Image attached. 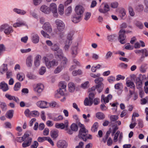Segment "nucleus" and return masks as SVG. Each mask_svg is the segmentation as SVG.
Instances as JSON below:
<instances>
[{
    "mask_svg": "<svg viewBox=\"0 0 148 148\" xmlns=\"http://www.w3.org/2000/svg\"><path fill=\"white\" fill-rule=\"evenodd\" d=\"M117 36L116 34L108 36L107 37L108 40L109 41L115 40H116Z\"/></svg>",
    "mask_w": 148,
    "mask_h": 148,
    "instance_id": "nucleus-37",
    "label": "nucleus"
},
{
    "mask_svg": "<svg viewBox=\"0 0 148 148\" xmlns=\"http://www.w3.org/2000/svg\"><path fill=\"white\" fill-rule=\"evenodd\" d=\"M71 49L72 56L75 58L78 53V47L77 46H73L71 47Z\"/></svg>",
    "mask_w": 148,
    "mask_h": 148,
    "instance_id": "nucleus-14",
    "label": "nucleus"
},
{
    "mask_svg": "<svg viewBox=\"0 0 148 148\" xmlns=\"http://www.w3.org/2000/svg\"><path fill=\"white\" fill-rule=\"evenodd\" d=\"M55 126L57 128H60L61 129H63L65 128L64 123H56L55 124Z\"/></svg>",
    "mask_w": 148,
    "mask_h": 148,
    "instance_id": "nucleus-44",
    "label": "nucleus"
},
{
    "mask_svg": "<svg viewBox=\"0 0 148 148\" xmlns=\"http://www.w3.org/2000/svg\"><path fill=\"white\" fill-rule=\"evenodd\" d=\"M103 80V79L102 77H99L95 80V82L96 84H103L102 82Z\"/></svg>",
    "mask_w": 148,
    "mask_h": 148,
    "instance_id": "nucleus-54",
    "label": "nucleus"
},
{
    "mask_svg": "<svg viewBox=\"0 0 148 148\" xmlns=\"http://www.w3.org/2000/svg\"><path fill=\"white\" fill-rule=\"evenodd\" d=\"M32 141V139L31 138L28 137L26 142H24L22 144L23 147H26L29 146L31 144Z\"/></svg>",
    "mask_w": 148,
    "mask_h": 148,
    "instance_id": "nucleus-20",
    "label": "nucleus"
},
{
    "mask_svg": "<svg viewBox=\"0 0 148 148\" xmlns=\"http://www.w3.org/2000/svg\"><path fill=\"white\" fill-rule=\"evenodd\" d=\"M119 5L118 3L117 2H114L111 3V7L114 8L117 7Z\"/></svg>",
    "mask_w": 148,
    "mask_h": 148,
    "instance_id": "nucleus-63",
    "label": "nucleus"
},
{
    "mask_svg": "<svg viewBox=\"0 0 148 148\" xmlns=\"http://www.w3.org/2000/svg\"><path fill=\"white\" fill-rule=\"evenodd\" d=\"M44 88L43 85L41 84H37L36 86L34 88V91L38 93L41 92Z\"/></svg>",
    "mask_w": 148,
    "mask_h": 148,
    "instance_id": "nucleus-12",
    "label": "nucleus"
},
{
    "mask_svg": "<svg viewBox=\"0 0 148 148\" xmlns=\"http://www.w3.org/2000/svg\"><path fill=\"white\" fill-rule=\"evenodd\" d=\"M71 128L73 131H77L78 129V127L75 124L73 123L71 126Z\"/></svg>",
    "mask_w": 148,
    "mask_h": 148,
    "instance_id": "nucleus-50",
    "label": "nucleus"
},
{
    "mask_svg": "<svg viewBox=\"0 0 148 148\" xmlns=\"http://www.w3.org/2000/svg\"><path fill=\"white\" fill-rule=\"evenodd\" d=\"M55 23L57 29L59 31H62L65 28V25L62 21L58 19L56 20Z\"/></svg>",
    "mask_w": 148,
    "mask_h": 148,
    "instance_id": "nucleus-5",
    "label": "nucleus"
},
{
    "mask_svg": "<svg viewBox=\"0 0 148 148\" xmlns=\"http://www.w3.org/2000/svg\"><path fill=\"white\" fill-rule=\"evenodd\" d=\"M112 53L110 51H108L105 56V59L108 60L110 58L112 55Z\"/></svg>",
    "mask_w": 148,
    "mask_h": 148,
    "instance_id": "nucleus-57",
    "label": "nucleus"
},
{
    "mask_svg": "<svg viewBox=\"0 0 148 148\" xmlns=\"http://www.w3.org/2000/svg\"><path fill=\"white\" fill-rule=\"evenodd\" d=\"M50 9V12L51 11L53 14V16L54 17H57L58 16V14L57 12V8L56 4L55 3H51L49 8Z\"/></svg>",
    "mask_w": 148,
    "mask_h": 148,
    "instance_id": "nucleus-8",
    "label": "nucleus"
},
{
    "mask_svg": "<svg viewBox=\"0 0 148 148\" xmlns=\"http://www.w3.org/2000/svg\"><path fill=\"white\" fill-rule=\"evenodd\" d=\"M57 146L59 148H66L68 144L64 140H61L57 143Z\"/></svg>",
    "mask_w": 148,
    "mask_h": 148,
    "instance_id": "nucleus-10",
    "label": "nucleus"
},
{
    "mask_svg": "<svg viewBox=\"0 0 148 148\" xmlns=\"http://www.w3.org/2000/svg\"><path fill=\"white\" fill-rule=\"evenodd\" d=\"M125 48L128 50H132L134 49V47L132 46H131L130 43H127L125 45Z\"/></svg>",
    "mask_w": 148,
    "mask_h": 148,
    "instance_id": "nucleus-51",
    "label": "nucleus"
},
{
    "mask_svg": "<svg viewBox=\"0 0 148 148\" xmlns=\"http://www.w3.org/2000/svg\"><path fill=\"white\" fill-rule=\"evenodd\" d=\"M136 88L138 89H140L142 86V81L139 77L136 78Z\"/></svg>",
    "mask_w": 148,
    "mask_h": 148,
    "instance_id": "nucleus-25",
    "label": "nucleus"
},
{
    "mask_svg": "<svg viewBox=\"0 0 148 148\" xmlns=\"http://www.w3.org/2000/svg\"><path fill=\"white\" fill-rule=\"evenodd\" d=\"M13 11L19 14L24 15L26 13V12L24 10H21L17 8H14L13 9Z\"/></svg>",
    "mask_w": 148,
    "mask_h": 148,
    "instance_id": "nucleus-21",
    "label": "nucleus"
},
{
    "mask_svg": "<svg viewBox=\"0 0 148 148\" xmlns=\"http://www.w3.org/2000/svg\"><path fill=\"white\" fill-rule=\"evenodd\" d=\"M73 35V32H71L69 33L67 36V40H70V42H71L72 40V37Z\"/></svg>",
    "mask_w": 148,
    "mask_h": 148,
    "instance_id": "nucleus-49",
    "label": "nucleus"
},
{
    "mask_svg": "<svg viewBox=\"0 0 148 148\" xmlns=\"http://www.w3.org/2000/svg\"><path fill=\"white\" fill-rule=\"evenodd\" d=\"M27 77L30 79H34L36 78V77L31 73H29L27 75Z\"/></svg>",
    "mask_w": 148,
    "mask_h": 148,
    "instance_id": "nucleus-55",
    "label": "nucleus"
},
{
    "mask_svg": "<svg viewBox=\"0 0 148 148\" xmlns=\"http://www.w3.org/2000/svg\"><path fill=\"white\" fill-rule=\"evenodd\" d=\"M148 99V97H146L145 98L142 99L141 100V104L144 105L147 102V99Z\"/></svg>",
    "mask_w": 148,
    "mask_h": 148,
    "instance_id": "nucleus-64",
    "label": "nucleus"
},
{
    "mask_svg": "<svg viewBox=\"0 0 148 148\" xmlns=\"http://www.w3.org/2000/svg\"><path fill=\"white\" fill-rule=\"evenodd\" d=\"M96 116L97 118L100 119H103L105 117L103 114L101 112L97 113L96 114Z\"/></svg>",
    "mask_w": 148,
    "mask_h": 148,
    "instance_id": "nucleus-41",
    "label": "nucleus"
},
{
    "mask_svg": "<svg viewBox=\"0 0 148 148\" xmlns=\"http://www.w3.org/2000/svg\"><path fill=\"white\" fill-rule=\"evenodd\" d=\"M98 127V124L97 122H95L92 126L91 130L93 132H95L97 131V128Z\"/></svg>",
    "mask_w": 148,
    "mask_h": 148,
    "instance_id": "nucleus-35",
    "label": "nucleus"
},
{
    "mask_svg": "<svg viewBox=\"0 0 148 148\" xmlns=\"http://www.w3.org/2000/svg\"><path fill=\"white\" fill-rule=\"evenodd\" d=\"M72 9L71 6L68 7L65 11V13L67 15H69L72 12Z\"/></svg>",
    "mask_w": 148,
    "mask_h": 148,
    "instance_id": "nucleus-56",
    "label": "nucleus"
},
{
    "mask_svg": "<svg viewBox=\"0 0 148 148\" xmlns=\"http://www.w3.org/2000/svg\"><path fill=\"white\" fill-rule=\"evenodd\" d=\"M82 72L81 69H78V70H74L72 72V75L74 76H76L82 74Z\"/></svg>",
    "mask_w": 148,
    "mask_h": 148,
    "instance_id": "nucleus-36",
    "label": "nucleus"
},
{
    "mask_svg": "<svg viewBox=\"0 0 148 148\" xmlns=\"http://www.w3.org/2000/svg\"><path fill=\"white\" fill-rule=\"evenodd\" d=\"M95 94L93 91H91L89 95L90 105H91L93 103V98L94 97Z\"/></svg>",
    "mask_w": 148,
    "mask_h": 148,
    "instance_id": "nucleus-28",
    "label": "nucleus"
},
{
    "mask_svg": "<svg viewBox=\"0 0 148 148\" xmlns=\"http://www.w3.org/2000/svg\"><path fill=\"white\" fill-rule=\"evenodd\" d=\"M72 42H70V40H66L65 43L64 48L66 51H68L71 45Z\"/></svg>",
    "mask_w": 148,
    "mask_h": 148,
    "instance_id": "nucleus-30",
    "label": "nucleus"
},
{
    "mask_svg": "<svg viewBox=\"0 0 148 148\" xmlns=\"http://www.w3.org/2000/svg\"><path fill=\"white\" fill-rule=\"evenodd\" d=\"M42 59L44 60L45 65L48 69L56 66L58 64V60L55 59L49 61V59L45 56L43 57Z\"/></svg>",
    "mask_w": 148,
    "mask_h": 148,
    "instance_id": "nucleus-3",
    "label": "nucleus"
},
{
    "mask_svg": "<svg viewBox=\"0 0 148 148\" xmlns=\"http://www.w3.org/2000/svg\"><path fill=\"white\" fill-rule=\"evenodd\" d=\"M5 50V48L4 45L3 44H0V57L2 55Z\"/></svg>",
    "mask_w": 148,
    "mask_h": 148,
    "instance_id": "nucleus-45",
    "label": "nucleus"
},
{
    "mask_svg": "<svg viewBox=\"0 0 148 148\" xmlns=\"http://www.w3.org/2000/svg\"><path fill=\"white\" fill-rule=\"evenodd\" d=\"M51 137L54 138H56L58 136V132L57 131L52 130L51 132Z\"/></svg>",
    "mask_w": 148,
    "mask_h": 148,
    "instance_id": "nucleus-39",
    "label": "nucleus"
},
{
    "mask_svg": "<svg viewBox=\"0 0 148 148\" xmlns=\"http://www.w3.org/2000/svg\"><path fill=\"white\" fill-rule=\"evenodd\" d=\"M40 10L42 12L45 14H49L50 13V9L49 8L45 5H43L41 6Z\"/></svg>",
    "mask_w": 148,
    "mask_h": 148,
    "instance_id": "nucleus-15",
    "label": "nucleus"
},
{
    "mask_svg": "<svg viewBox=\"0 0 148 148\" xmlns=\"http://www.w3.org/2000/svg\"><path fill=\"white\" fill-rule=\"evenodd\" d=\"M89 86V82L88 81L86 82L81 84V87L84 89L87 88Z\"/></svg>",
    "mask_w": 148,
    "mask_h": 148,
    "instance_id": "nucleus-52",
    "label": "nucleus"
},
{
    "mask_svg": "<svg viewBox=\"0 0 148 148\" xmlns=\"http://www.w3.org/2000/svg\"><path fill=\"white\" fill-rule=\"evenodd\" d=\"M14 111L13 110H10L8 111L6 114V117L9 119H11L13 115Z\"/></svg>",
    "mask_w": 148,
    "mask_h": 148,
    "instance_id": "nucleus-27",
    "label": "nucleus"
},
{
    "mask_svg": "<svg viewBox=\"0 0 148 148\" xmlns=\"http://www.w3.org/2000/svg\"><path fill=\"white\" fill-rule=\"evenodd\" d=\"M3 30H4L5 33L6 34H9L13 32L12 27L7 24H3L0 27V32H1Z\"/></svg>",
    "mask_w": 148,
    "mask_h": 148,
    "instance_id": "nucleus-4",
    "label": "nucleus"
},
{
    "mask_svg": "<svg viewBox=\"0 0 148 148\" xmlns=\"http://www.w3.org/2000/svg\"><path fill=\"white\" fill-rule=\"evenodd\" d=\"M82 17L75 14L72 18V21L74 23L79 22L81 20Z\"/></svg>",
    "mask_w": 148,
    "mask_h": 148,
    "instance_id": "nucleus-19",
    "label": "nucleus"
},
{
    "mask_svg": "<svg viewBox=\"0 0 148 148\" xmlns=\"http://www.w3.org/2000/svg\"><path fill=\"white\" fill-rule=\"evenodd\" d=\"M120 28L121 29L119 32L118 40L120 43L123 44L126 43V36L125 35L126 32L123 29L126 28L127 25L126 23H123L120 25Z\"/></svg>",
    "mask_w": 148,
    "mask_h": 148,
    "instance_id": "nucleus-1",
    "label": "nucleus"
},
{
    "mask_svg": "<svg viewBox=\"0 0 148 148\" xmlns=\"http://www.w3.org/2000/svg\"><path fill=\"white\" fill-rule=\"evenodd\" d=\"M64 67L62 66L61 64L60 66H58L57 68H56L55 71L54 73L55 74H57L60 73L62 69Z\"/></svg>",
    "mask_w": 148,
    "mask_h": 148,
    "instance_id": "nucleus-48",
    "label": "nucleus"
},
{
    "mask_svg": "<svg viewBox=\"0 0 148 148\" xmlns=\"http://www.w3.org/2000/svg\"><path fill=\"white\" fill-rule=\"evenodd\" d=\"M100 13H105L110 10V7L107 3H103L99 9Z\"/></svg>",
    "mask_w": 148,
    "mask_h": 148,
    "instance_id": "nucleus-6",
    "label": "nucleus"
},
{
    "mask_svg": "<svg viewBox=\"0 0 148 148\" xmlns=\"http://www.w3.org/2000/svg\"><path fill=\"white\" fill-rule=\"evenodd\" d=\"M47 102L44 101H40L36 103L37 106L41 108H48Z\"/></svg>",
    "mask_w": 148,
    "mask_h": 148,
    "instance_id": "nucleus-9",
    "label": "nucleus"
},
{
    "mask_svg": "<svg viewBox=\"0 0 148 148\" xmlns=\"http://www.w3.org/2000/svg\"><path fill=\"white\" fill-rule=\"evenodd\" d=\"M42 28L44 29L46 31L49 33H51L52 31L51 27L48 22H46L42 26Z\"/></svg>",
    "mask_w": 148,
    "mask_h": 148,
    "instance_id": "nucleus-11",
    "label": "nucleus"
},
{
    "mask_svg": "<svg viewBox=\"0 0 148 148\" xmlns=\"http://www.w3.org/2000/svg\"><path fill=\"white\" fill-rule=\"evenodd\" d=\"M114 88L116 89H120L123 88L122 84L121 83H117L115 84Z\"/></svg>",
    "mask_w": 148,
    "mask_h": 148,
    "instance_id": "nucleus-58",
    "label": "nucleus"
},
{
    "mask_svg": "<svg viewBox=\"0 0 148 148\" xmlns=\"http://www.w3.org/2000/svg\"><path fill=\"white\" fill-rule=\"evenodd\" d=\"M60 48L59 46L55 44L51 47V49L54 51H57Z\"/></svg>",
    "mask_w": 148,
    "mask_h": 148,
    "instance_id": "nucleus-61",
    "label": "nucleus"
},
{
    "mask_svg": "<svg viewBox=\"0 0 148 148\" xmlns=\"http://www.w3.org/2000/svg\"><path fill=\"white\" fill-rule=\"evenodd\" d=\"M61 59H62V62L61 65L64 67L66 66L67 62V59L64 56L62 57Z\"/></svg>",
    "mask_w": 148,
    "mask_h": 148,
    "instance_id": "nucleus-40",
    "label": "nucleus"
},
{
    "mask_svg": "<svg viewBox=\"0 0 148 148\" xmlns=\"http://www.w3.org/2000/svg\"><path fill=\"white\" fill-rule=\"evenodd\" d=\"M31 39L33 43L36 44L39 42V37L37 34L33 33L32 34Z\"/></svg>",
    "mask_w": 148,
    "mask_h": 148,
    "instance_id": "nucleus-13",
    "label": "nucleus"
},
{
    "mask_svg": "<svg viewBox=\"0 0 148 148\" xmlns=\"http://www.w3.org/2000/svg\"><path fill=\"white\" fill-rule=\"evenodd\" d=\"M60 88H62L64 90V91H66V84L64 82H60L59 84Z\"/></svg>",
    "mask_w": 148,
    "mask_h": 148,
    "instance_id": "nucleus-34",
    "label": "nucleus"
},
{
    "mask_svg": "<svg viewBox=\"0 0 148 148\" xmlns=\"http://www.w3.org/2000/svg\"><path fill=\"white\" fill-rule=\"evenodd\" d=\"M7 65L3 64L0 67V72L2 74H3V72L7 70Z\"/></svg>",
    "mask_w": 148,
    "mask_h": 148,
    "instance_id": "nucleus-33",
    "label": "nucleus"
},
{
    "mask_svg": "<svg viewBox=\"0 0 148 148\" xmlns=\"http://www.w3.org/2000/svg\"><path fill=\"white\" fill-rule=\"evenodd\" d=\"M143 55L141 57V58H145V56H144L143 55L145 54V56L147 57L148 56V50H147V49H143Z\"/></svg>",
    "mask_w": 148,
    "mask_h": 148,
    "instance_id": "nucleus-60",
    "label": "nucleus"
},
{
    "mask_svg": "<svg viewBox=\"0 0 148 148\" xmlns=\"http://www.w3.org/2000/svg\"><path fill=\"white\" fill-rule=\"evenodd\" d=\"M21 86V84L19 82L16 83L14 87V90L15 91H17L19 90Z\"/></svg>",
    "mask_w": 148,
    "mask_h": 148,
    "instance_id": "nucleus-47",
    "label": "nucleus"
},
{
    "mask_svg": "<svg viewBox=\"0 0 148 148\" xmlns=\"http://www.w3.org/2000/svg\"><path fill=\"white\" fill-rule=\"evenodd\" d=\"M25 23L23 21L18 19L17 20V22L13 24V27H20L23 25H25Z\"/></svg>",
    "mask_w": 148,
    "mask_h": 148,
    "instance_id": "nucleus-17",
    "label": "nucleus"
},
{
    "mask_svg": "<svg viewBox=\"0 0 148 148\" xmlns=\"http://www.w3.org/2000/svg\"><path fill=\"white\" fill-rule=\"evenodd\" d=\"M32 56L31 55L29 56L26 59V63L27 66L28 67H31L32 65Z\"/></svg>",
    "mask_w": 148,
    "mask_h": 148,
    "instance_id": "nucleus-22",
    "label": "nucleus"
},
{
    "mask_svg": "<svg viewBox=\"0 0 148 148\" xmlns=\"http://www.w3.org/2000/svg\"><path fill=\"white\" fill-rule=\"evenodd\" d=\"M0 106L2 111H5L7 110V105L5 103L0 101Z\"/></svg>",
    "mask_w": 148,
    "mask_h": 148,
    "instance_id": "nucleus-43",
    "label": "nucleus"
},
{
    "mask_svg": "<svg viewBox=\"0 0 148 148\" xmlns=\"http://www.w3.org/2000/svg\"><path fill=\"white\" fill-rule=\"evenodd\" d=\"M58 12L59 14L60 15H62L64 14V7L62 4H60L58 7Z\"/></svg>",
    "mask_w": 148,
    "mask_h": 148,
    "instance_id": "nucleus-38",
    "label": "nucleus"
},
{
    "mask_svg": "<svg viewBox=\"0 0 148 148\" xmlns=\"http://www.w3.org/2000/svg\"><path fill=\"white\" fill-rule=\"evenodd\" d=\"M103 84H99L96 85L97 90L99 93H100L103 90Z\"/></svg>",
    "mask_w": 148,
    "mask_h": 148,
    "instance_id": "nucleus-32",
    "label": "nucleus"
},
{
    "mask_svg": "<svg viewBox=\"0 0 148 148\" xmlns=\"http://www.w3.org/2000/svg\"><path fill=\"white\" fill-rule=\"evenodd\" d=\"M119 15L121 19H124L126 18V11L124 9H122L120 10Z\"/></svg>",
    "mask_w": 148,
    "mask_h": 148,
    "instance_id": "nucleus-18",
    "label": "nucleus"
},
{
    "mask_svg": "<svg viewBox=\"0 0 148 148\" xmlns=\"http://www.w3.org/2000/svg\"><path fill=\"white\" fill-rule=\"evenodd\" d=\"M46 71V68L45 66H42L39 70V73L40 75H43Z\"/></svg>",
    "mask_w": 148,
    "mask_h": 148,
    "instance_id": "nucleus-53",
    "label": "nucleus"
},
{
    "mask_svg": "<svg viewBox=\"0 0 148 148\" xmlns=\"http://www.w3.org/2000/svg\"><path fill=\"white\" fill-rule=\"evenodd\" d=\"M126 84L127 86L130 87V88L133 89L134 90H135V86L132 82L128 80L126 82Z\"/></svg>",
    "mask_w": 148,
    "mask_h": 148,
    "instance_id": "nucleus-24",
    "label": "nucleus"
},
{
    "mask_svg": "<svg viewBox=\"0 0 148 148\" xmlns=\"http://www.w3.org/2000/svg\"><path fill=\"white\" fill-rule=\"evenodd\" d=\"M78 125L81 128L79 131L78 136L79 138L82 139L84 141H86V139L85 138L88 134V130L85 128L84 125L80 123H79Z\"/></svg>",
    "mask_w": 148,
    "mask_h": 148,
    "instance_id": "nucleus-2",
    "label": "nucleus"
},
{
    "mask_svg": "<svg viewBox=\"0 0 148 148\" xmlns=\"http://www.w3.org/2000/svg\"><path fill=\"white\" fill-rule=\"evenodd\" d=\"M84 9L82 6L79 5L77 6L75 9V14L82 17L83 15Z\"/></svg>",
    "mask_w": 148,
    "mask_h": 148,
    "instance_id": "nucleus-7",
    "label": "nucleus"
},
{
    "mask_svg": "<svg viewBox=\"0 0 148 148\" xmlns=\"http://www.w3.org/2000/svg\"><path fill=\"white\" fill-rule=\"evenodd\" d=\"M119 117L117 115H112L110 117V119L111 121H114L117 120Z\"/></svg>",
    "mask_w": 148,
    "mask_h": 148,
    "instance_id": "nucleus-59",
    "label": "nucleus"
},
{
    "mask_svg": "<svg viewBox=\"0 0 148 148\" xmlns=\"http://www.w3.org/2000/svg\"><path fill=\"white\" fill-rule=\"evenodd\" d=\"M47 106H48V107H50L51 108H53L58 106V103L54 101H52L50 103L47 102Z\"/></svg>",
    "mask_w": 148,
    "mask_h": 148,
    "instance_id": "nucleus-31",
    "label": "nucleus"
},
{
    "mask_svg": "<svg viewBox=\"0 0 148 148\" xmlns=\"http://www.w3.org/2000/svg\"><path fill=\"white\" fill-rule=\"evenodd\" d=\"M56 51L57 52L55 54L56 58L57 57L60 59H61L62 57L64 56L63 54L62 49L59 48Z\"/></svg>",
    "mask_w": 148,
    "mask_h": 148,
    "instance_id": "nucleus-23",
    "label": "nucleus"
},
{
    "mask_svg": "<svg viewBox=\"0 0 148 148\" xmlns=\"http://www.w3.org/2000/svg\"><path fill=\"white\" fill-rule=\"evenodd\" d=\"M146 64H144L141 66L140 68V71L142 73H145L146 71V67L147 66Z\"/></svg>",
    "mask_w": 148,
    "mask_h": 148,
    "instance_id": "nucleus-42",
    "label": "nucleus"
},
{
    "mask_svg": "<svg viewBox=\"0 0 148 148\" xmlns=\"http://www.w3.org/2000/svg\"><path fill=\"white\" fill-rule=\"evenodd\" d=\"M130 15L132 16H133L135 15V13L133 8L131 6H129L128 8Z\"/></svg>",
    "mask_w": 148,
    "mask_h": 148,
    "instance_id": "nucleus-46",
    "label": "nucleus"
},
{
    "mask_svg": "<svg viewBox=\"0 0 148 148\" xmlns=\"http://www.w3.org/2000/svg\"><path fill=\"white\" fill-rule=\"evenodd\" d=\"M68 86L69 88V90L70 92H73L75 90V86L74 84L72 82L69 83Z\"/></svg>",
    "mask_w": 148,
    "mask_h": 148,
    "instance_id": "nucleus-26",
    "label": "nucleus"
},
{
    "mask_svg": "<svg viewBox=\"0 0 148 148\" xmlns=\"http://www.w3.org/2000/svg\"><path fill=\"white\" fill-rule=\"evenodd\" d=\"M24 78V75L22 73H19L17 75L16 78L20 81H23Z\"/></svg>",
    "mask_w": 148,
    "mask_h": 148,
    "instance_id": "nucleus-29",
    "label": "nucleus"
},
{
    "mask_svg": "<svg viewBox=\"0 0 148 148\" xmlns=\"http://www.w3.org/2000/svg\"><path fill=\"white\" fill-rule=\"evenodd\" d=\"M0 89L4 92H5L9 89L8 84L3 81L0 83Z\"/></svg>",
    "mask_w": 148,
    "mask_h": 148,
    "instance_id": "nucleus-16",
    "label": "nucleus"
},
{
    "mask_svg": "<svg viewBox=\"0 0 148 148\" xmlns=\"http://www.w3.org/2000/svg\"><path fill=\"white\" fill-rule=\"evenodd\" d=\"M91 15V14L90 12H87L85 14V17L84 18V19L86 21H87L90 18Z\"/></svg>",
    "mask_w": 148,
    "mask_h": 148,
    "instance_id": "nucleus-62",
    "label": "nucleus"
}]
</instances>
